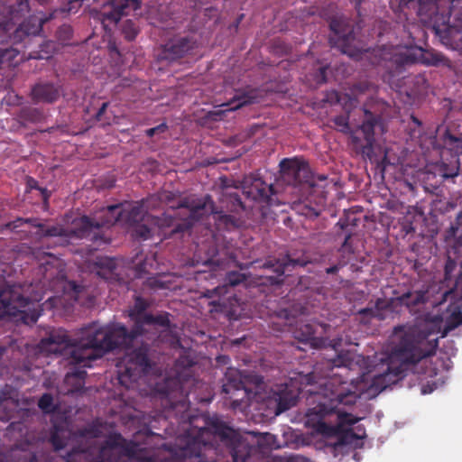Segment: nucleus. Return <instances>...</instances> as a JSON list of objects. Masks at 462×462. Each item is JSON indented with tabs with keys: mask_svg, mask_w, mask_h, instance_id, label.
<instances>
[{
	"mask_svg": "<svg viewBox=\"0 0 462 462\" xmlns=\"http://www.w3.org/2000/svg\"><path fill=\"white\" fill-rule=\"evenodd\" d=\"M18 120L21 124L26 125L28 123L36 124L44 119L43 112L36 107L24 106L21 108L17 114Z\"/></svg>",
	"mask_w": 462,
	"mask_h": 462,
	"instance_id": "473e14b6",
	"label": "nucleus"
},
{
	"mask_svg": "<svg viewBox=\"0 0 462 462\" xmlns=\"http://www.w3.org/2000/svg\"><path fill=\"white\" fill-rule=\"evenodd\" d=\"M306 399L309 406L305 412V425L315 432L326 437L345 433L356 439L365 437L355 435L345 426L356 424L359 419L346 412L344 408L353 406L358 394L346 381L332 376L315 381L313 373H299L290 378V383H282L273 391L272 399L276 402V414L295 406L298 399Z\"/></svg>",
	"mask_w": 462,
	"mask_h": 462,
	"instance_id": "f257e3e1",
	"label": "nucleus"
},
{
	"mask_svg": "<svg viewBox=\"0 0 462 462\" xmlns=\"http://www.w3.org/2000/svg\"><path fill=\"white\" fill-rule=\"evenodd\" d=\"M139 462H168V461L158 460L156 457H148V458H141V459H139Z\"/></svg>",
	"mask_w": 462,
	"mask_h": 462,
	"instance_id": "774afa93",
	"label": "nucleus"
},
{
	"mask_svg": "<svg viewBox=\"0 0 462 462\" xmlns=\"http://www.w3.org/2000/svg\"><path fill=\"white\" fill-rule=\"evenodd\" d=\"M392 354L400 365H389L383 374L374 375L371 387L378 392L405 376V370L423 358L433 356L438 347V338L426 324L399 325L394 327Z\"/></svg>",
	"mask_w": 462,
	"mask_h": 462,
	"instance_id": "20e7f679",
	"label": "nucleus"
},
{
	"mask_svg": "<svg viewBox=\"0 0 462 462\" xmlns=\"http://www.w3.org/2000/svg\"><path fill=\"white\" fill-rule=\"evenodd\" d=\"M256 99L257 97L255 91L251 90L248 92H243L241 94L236 95L227 103L222 104L221 106H225V110L210 112L209 116L213 119H217V116H221L225 114L226 111L236 110L244 106L254 104L256 102Z\"/></svg>",
	"mask_w": 462,
	"mask_h": 462,
	"instance_id": "cd10ccee",
	"label": "nucleus"
},
{
	"mask_svg": "<svg viewBox=\"0 0 462 462\" xmlns=\"http://www.w3.org/2000/svg\"><path fill=\"white\" fill-rule=\"evenodd\" d=\"M49 18H42L37 15H31L24 20L14 32L12 38L14 44L23 43L26 48L30 45L33 38L37 36L42 29V24Z\"/></svg>",
	"mask_w": 462,
	"mask_h": 462,
	"instance_id": "4be33fe9",
	"label": "nucleus"
},
{
	"mask_svg": "<svg viewBox=\"0 0 462 462\" xmlns=\"http://www.w3.org/2000/svg\"><path fill=\"white\" fill-rule=\"evenodd\" d=\"M318 82L325 83L327 81V67L323 66L319 69L318 72Z\"/></svg>",
	"mask_w": 462,
	"mask_h": 462,
	"instance_id": "4d7b16f0",
	"label": "nucleus"
},
{
	"mask_svg": "<svg viewBox=\"0 0 462 462\" xmlns=\"http://www.w3.org/2000/svg\"><path fill=\"white\" fill-rule=\"evenodd\" d=\"M416 60V56L410 51L394 56V62L400 67L414 64Z\"/></svg>",
	"mask_w": 462,
	"mask_h": 462,
	"instance_id": "37998d69",
	"label": "nucleus"
},
{
	"mask_svg": "<svg viewBox=\"0 0 462 462\" xmlns=\"http://www.w3.org/2000/svg\"><path fill=\"white\" fill-rule=\"evenodd\" d=\"M39 409L45 414L55 413L58 410V405L54 403V399L51 393H43L38 401Z\"/></svg>",
	"mask_w": 462,
	"mask_h": 462,
	"instance_id": "c9c22d12",
	"label": "nucleus"
},
{
	"mask_svg": "<svg viewBox=\"0 0 462 462\" xmlns=\"http://www.w3.org/2000/svg\"><path fill=\"white\" fill-rule=\"evenodd\" d=\"M149 306L150 304L145 299L137 296L134 299V306L129 310L128 316L134 326H137L149 335H152V332H157V337H159L161 331H166L170 328L169 313L165 312L158 315L146 313L145 311Z\"/></svg>",
	"mask_w": 462,
	"mask_h": 462,
	"instance_id": "9b49d317",
	"label": "nucleus"
},
{
	"mask_svg": "<svg viewBox=\"0 0 462 462\" xmlns=\"http://www.w3.org/2000/svg\"><path fill=\"white\" fill-rule=\"evenodd\" d=\"M448 1L449 14L456 18L458 24L448 26L442 38L446 45L462 54V10H460L462 0Z\"/></svg>",
	"mask_w": 462,
	"mask_h": 462,
	"instance_id": "412c9836",
	"label": "nucleus"
},
{
	"mask_svg": "<svg viewBox=\"0 0 462 462\" xmlns=\"http://www.w3.org/2000/svg\"><path fill=\"white\" fill-rule=\"evenodd\" d=\"M443 148L450 151L452 155V162L450 164L442 162L440 171L443 178L449 179L454 178L459 173V160L458 155L462 154V137H457L450 133L447 129L444 134L440 136Z\"/></svg>",
	"mask_w": 462,
	"mask_h": 462,
	"instance_id": "a211bd4d",
	"label": "nucleus"
},
{
	"mask_svg": "<svg viewBox=\"0 0 462 462\" xmlns=\"http://www.w3.org/2000/svg\"><path fill=\"white\" fill-rule=\"evenodd\" d=\"M62 88L52 82H39L31 89V98L34 104H53L60 97Z\"/></svg>",
	"mask_w": 462,
	"mask_h": 462,
	"instance_id": "a878e982",
	"label": "nucleus"
},
{
	"mask_svg": "<svg viewBox=\"0 0 462 462\" xmlns=\"http://www.w3.org/2000/svg\"><path fill=\"white\" fill-rule=\"evenodd\" d=\"M24 225H30L32 226L37 227L39 230L37 234L41 236H65V230L58 226H45L43 224L40 222L38 218L33 217H17L14 221L8 222L5 226L6 228L14 231L20 232L22 231L20 228Z\"/></svg>",
	"mask_w": 462,
	"mask_h": 462,
	"instance_id": "b1692460",
	"label": "nucleus"
},
{
	"mask_svg": "<svg viewBox=\"0 0 462 462\" xmlns=\"http://www.w3.org/2000/svg\"><path fill=\"white\" fill-rule=\"evenodd\" d=\"M374 88V85L368 81H360L356 83L350 89L349 93L342 95L337 94V102L340 103L345 111L349 112L357 106L359 104L357 96L365 93Z\"/></svg>",
	"mask_w": 462,
	"mask_h": 462,
	"instance_id": "bb28decb",
	"label": "nucleus"
},
{
	"mask_svg": "<svg viewBox=\"0 0 462 462\" xmlns=\"http://www.w3.org/2000/svg\"><path fill=\"white\" fill-rule=\"evenodd\" d=\"M8 428L11 431L19 432L23 437L14 444L12 448L13 451L23 453L18 457V462H55L51 452H37L35 450L39 438L34 432L30 431L23 422H12Z\"/></svg>",
	"mask_w": 462,
	"mask_h": 462,
	"instance_id": "9d476101",
	"label": "nucleus"
},
{
	"mask_svg": "<svg viewBox=\"0 0 462 462\" xmlns=\"http://www.w3.org/2000/svg\"><path fill=\"white\" fill-rule=\"evenodd\" d=\"M95 264L98 268L97 274L99 277L110 282L121 281L120 274L117 273V263L115 258L107 256L97 257Z\"/></svg>",
	"mask_w": 462,
	"mask_h": 462,
	"instance_id": "c756f323",
	"label": "nucleus"
},
{
	"mask_svg": "<svg viewBox=\"0 0 462 462\" xmlns=\"http://www.w3.org/2000/svg\"><path fill=\"white\" fill-rule=\"evenodd\" d=\"M231 198L234 199V203L236 202L242 209L245 208L243 202L238 195L231 196Z\"/></svg>",
	"mask_w": 462,
	"mask_h": 462,
	"instance_id": "69168bd1",
	"label": "nucleus"
},
{
	"mask_svg": "<svg viewBox=\"0 0 462 462\" xmlns=\"http://www.w3.org/2000/svg\"><path fill=\"white\" fill-rule=\"evenodd\" d=\"M219 439L232 457L233 462H255L259 450L237 430L218 420H212L196 430L188 431L186 440L180 439V462H214L208 453H215L214 441Z\"/></svg>",
	"mask_w": 462,
	"mask_h": 462,
	"instance_id": "7ed1b4c3",
	"label": "nucleus"
},
{
	"mask_svg": "<svg viewBox=\"0 0 462 462\" xmlns=\"http://www.w3.org/2000/svg\"><path fill=\"white\" fill-rule=\"evenodd\" d=\"M149 345L142 344L127 354L125 365L118 372V381L121 385L130 388L138 379L149 374L154 365L149 357Z\"/></svg>",
	"mask_w": 462,
	"mask_h": 462,
	"instance_id": "1a4fd4ad",
	"label": "nucleus"
},
{
	"mask_svg": "<svg viewBox=\"0 0 462 462\" xmlns=\"http://www.w3.org/2000/svg\"><path fill=\"white\" fill-rule=\"evenodd\" d=\"M167 128L168 127H167L166 124L163 123L155 127L147 129L145 131V134L148 137H152L156 134L164 133L167 130Z\"/></svg>",
	"mask_w": 462,
	"mask_h": 462,
	"instance_id": "5fc2aeb1",
	"label": "nucleus"
},
{
	"mask_svg": "<svg viewBox=\"0 0 462 462\" xmlns=\"http://www.w3.org/2000/svg\"><path fill=\"white\" fill-rule=\"evenodd\" d=\"M79 346L78 339H71L68 331L62 328L52 329L47 337L41 339L39 347L42 351L48 354L60 355L66 357L69 365H71L70 371L65 376V383L71 386L69 390L72 393L80 392L85 384L87 376L86 367H91L89 362L88 365L78 362L70 353L72 347Z\"/></svg>",
	"mask_w": 462,
	"mask_h": 462,
	"instance_id": "423d86ee",
	"label": "nucleus"
},
{
	"mask_svg": "<svg viewBox=\"0 0 462 462\" xmlns=\"http://www.w3.org/2000/svg\"><path fill=\"white\" fill-rule=\"evenodd\" d=\"M10 23L7 20L0 18V41L3 42L9 35Z\"/></svg>",
	"mask_w": 462,
	"mask_h": 462,
	"instance_id": "864d4df0",
	"label": "nucleus"
},
{
	"mask_svg": "<svg viewBox=\"0 0 462 462\" xmlns=\"http://www.w3.org/2000/svg\"><path fill=\"white\" fill-rule=\"evenodd\" d=\"M86 0H69L67 5L64 7L60 8V10H55L54 13L52 14H51L50 18H51L52 16H55V14L58 12L67 13V14L77 13L79 11V9L82 6V4Z\"/></svg>",
	"mask_w": 462,
	"mask_h": 462,
	"instance_id": "a18cd8bd",
	"label": "nucleus"
},
{
	"mask_svg": "<svg viewBox=\"0 0 462 462\" xmlns=\"http://www.w3.org/2000/svg\"><path fill=\"white\" fill-rule=\"evenodd\" d=\"M397 300L401 305L412 310L414 308L428 301V291L422 290L408 291L398 297Z\"/></svg>",
	"mask_w": 462,
	"mask_h": 462,
	"instance_id": "7c9ffc66",
	"label": "nucleus"
},
{
	"mask_svg": "<svg viewBox=\"0 0 462 462\" xmlns=\"http://www.w3.org/2000/svg\"><path fill=\"white\" fill-rule=\"evenodd\" d=\"M173 194L171 192H164L161 195V200H163L165 202H171L172 199Z\"/></svg>",
	"mask_w": 462,
	"mask_h": 462,
	"instance_id": "0e129e2a",
	"label": "nucleus"
},
{
	"mask_svg": "<svg viewBox=\"0 0 462 462\" xmlns=\"http://www.w3.org/2000/svg\"><path fill=\"white\" fill-rule=\"evenodd\" d=\"M337 226H338L342 230L346 229L349 226L348 217L340 218L339 221L337 222Z\"/></svg>",
	"mask_w": 462,
	"mask_h": 462,
	"instance_id": "e2e57ef3",
	"label": "nucleus"
},
{
	"mask_svg": "<svg viewBox=\"0 0 462 462\" xmlns=\"http://www.w3.org/2000/svg\"><path fill=\"white\" fill-rule=\"evenodd\" d=\"M445 60V57L441 53L436 51H426L422 55L423 63L428 65L437 66L444 63Z\"/></svg>",
	"mask_w": 462,
	"mask_h": 462,
	"instance_id": "4c0bfd02",
	"label": "nucleus"
},
{
	"mask_svg": "<svg viewBox=\"0 0 462 462\" xmlns=\"http://www.w3.org/2000/svg\"><path fill=\"white\" fill-rule=\"evenodd\" d=\"M29 302L30 299L23 294L20 285L13 284L3 287L0 290V319L3 316H15Z\"/></svg>",
	"mask_w": 462,
	"mask_h": 462,
	"instance_id": "dca6fc26",
	"label": "nucleus"
},
{
	"mask_svg": "<svg viewBox=\"0 0 462 462\" xmlns=\"http://www.w3.org/2000/svg\"><path fill=\"white\" fill-rule=\"evenodd\" d=\"M246 280V275L236 271H232L226 273L225 282L226 285L236 286Z\"/></svg>",
	"mask_w": 462,
	"mask_h": 462,
	"instance_id": "79ce46f5",
	"label": "nucleus"
},
{
	"mask_svg": "<svg viewBox=\"0 0 462 462\" xmlns=\"http://www.w3.org/2000/svg\"><path fill=\"white\" fill-rule=\"evenodd\" d=\"M390 306V302L386 300L378 298L374 306L360 309L357 311V315L360 316V322L368 324L373 319L383 320L385 319L384 311L389 310Z\"/></svg>",
	"mask_w": 462,
	"mask_h": 462,
	"instance_id": "c85d7f7f",
	"label": "nucleus"
},
{
	"mask_svg": "<svg viewBox=\"0 0 462 462\" xmlns=\"http://www.w3.org/2000/svg\"><path fill=\"white\" fill-rule=\"evenodd\" d=\"M38 190L41 192L43 201L45 203H47V201L49 200V199L51 197V191H49L46 188H42V187H40V189Z\"/></svg>",
	"mask_w": 462,
	"mask_h": 462,
	"instance_id": "680f3d73",
	"label": "nucleus"
},
{
	"mask_svg": "<svg viewBox=\"0 0 462 462\" xmlns=\"http://www.w3.org/2000/svg\"><path fill=\"white\" fill-rule=\"evenodd\" d=\"M280 171L282 180L300 191H311L323 195V190H318V181H326L325 175L315 176L309 165L297 157L284 158L280 162Z\"/></svg>",
	"mask_w": 462,
	"mask_h": 462,
	"instance_id": "6e6552de",
	"label": "nucleus"
},
{
	"mask_svg": "<svg viewBox=\"0 0 462 462\" xmlns=\"http://www.w3.org/2000/svg\"><path fill=\"white\" fill-rule=\"evenodd\" d=\"M134 229V236L143 240H146L152 236V229L147 226V224H135Z\"/></svg>",
	"mask_w": 462,
	"mask_h": 462,
	"instance_id": "de8ad7c7",
	"label": "nucleus"
},
{
	"mask_svg": "<svg viewBox=\"0 0 462 462\" xmlns=\"http://www.w3.org/2000/svg\"><path fill=\"white\" fill-rule=\"evenodd\" d=\"M26 186L28 189H39L40 186L38 184V181L33 179L32 177H28L26 180Z\"/></svg>",
	"mask_w": 462,
	"mask_h": 462,
	"instance_id": "bf43d9fd",
	"label": "nucleus"
},
{
	"mask_svg": "<svg viewBox=\"0 0 462 462\" xmlns=\"http://www.w3.org/2000/svg\"><path fill=\"white\" fill-rule=\"evenodd\" d=\"M222 393L230 400L231 406L236 409L248 397L249 391L246 388L242 373L236 368L228 367L225 372L222 385Z\"/></svg>",
	"mask_w": 462,
	"mask_h": 462,
	"instance_id": "2eb2a0df",
	"label": "nucleus"
},
{
	"mask_svg": "<svg viewBox=\"0 0 462 462\" xmlns=\"http://www.w3.org/2000/svg\"><path fill=\"white\" fill-rule=\"evenodd\" d=\"M78 434L82 438H98L101 434V430L97 425H89L88 427L79 429Z\"/></svg>",
	"mask_w": 462,
	"mask_h": 462,
	"instance_id": "49530a36",
	"label": "nucleus"
},
{
	"mask_svg": "<svg viewBox=\"0 0 462 462\" xmlns=\"http://www.w3.org/2000/svg\"><path fill=\"white\" fill-rule=\"evenodd\" d=\"M310 263V257L305 254H301L299 256L286 254L281 260H266L263 267L272 270L276 274V276H270V282L273 284H280L283 282V275L286 272H291L296 267H305Z\"/></svg>",
	"mask_w": 462,
	"mask_h": 462,
	"instance_id": "f3484780",
	"label": "nucleus"
},
{
	"mask_svg": "<svg viewBox=\"0 0 462 462\" xmlns=\"http://www.w3.org/2000/svg\"><path fill=\"white\" fill-rule=\"evenodd\" d=\"M462 325V312L460 310L453 312L447 319V328L454 329Z\"/></svg>",
	"mask_w": 462,
	"mask_h": 462,
	"instance_id": "8fccbe9b",
	"label": "nucleus"
},
{
	"mask_svg": "<svg viewBox=\"0 0 462 462\" xmlns=\"http://www.w3.org/2000/svg\"><path fill=\"white\" fill-rule=\"evenodd\" d=\"M142 0H109L103 7L101 16L104 21L116 23L121 17L127 14L126 9L131 5L134 10L140 7Z\"/></svg>",
	"mask_w": 462,
	"mask_h": 462,
	"instance_id": "393cba45",
	"label": "nucleus"
},
{
	"mask_svg": "<svg viewBox=\"0 0 462 462\" xmlns=\"http://www.w3.org/2000/svg\"><path fill=\"white\" fill-rule=\"evenodd\" d=\"M344 265L345 263H337V264L326 268L325 273L327 274H336Z\"/></svg>",
	"mask_w": 462,
	"mask_h": 462,
	"instance_id": "13d9d810",
	"label": "nucleus"
},
{
	"mask_svg": "<svg viewBox=\"0 0 462 462\" xmlns=\"http://www.w3.org/2000/svg\"><path fill=\"white\" fill-rule=\"evenodd\" d=\"M379 105L365 104L361 108L364 119L362 124L356 129H353L349 124L351 110L349 112L346 111V115H338L331 119L336 130L349 135L352 143L357 149H360L364 156L368 158H371L374 152L375 127L381 126L383 123L382 113L377 109Z\"/></svg>",
	"mask_w": 462,
	"mask_h": 462,
	"instance_id": "0eeeda50",
	"label": "nucleus"
},
{
	"mask_svg": "<svg viewBox=\"0 0 462 462\" xmlns=\"http://www.w3.org/2000/svg\"><path fill=\"white\" fill-rule=\"evenodd\" d=\"M328 327L329 326L327 324L319 322H300L293 331L294 337L299 341L310 343L314 348H323L330 346L335 351H337V346L341 345V338H337L332 342L323 337Z\"/></svg>",
	"mask_w": 462,
	"mask_h": 462,
	"instance_id": "4468645a",
	"label": "nucleus"
},
{
	"mask_svg": "<svg viewBox=\"0 0 462 462\" xmlns=\"http://www.w3.org/2000/svg\"><path fill=\"white\" fill-rule=\"evenodd\" d=\"M30 12L29 0H17L16 5L12 6L11 14L14 18L23 16Z\"/></svg>",
	"mask_w": 462,
	"mask_h": 462,
	"instance_id": "58836bf2",
	"label": "nucleus"
},
{
	"mask_svg": "<svg viewBox=\"0 0 462 462\" xmlns=\"http://www.w3.org/2000/svg\"><path fill=\"white\" fill-rule=\"evenodd\" d=\"M109 103L104 102L101 106L98 108L97 112L95 115V120L96 121H101L103 115L106 113Z\"/></svg>",
	"mask_w": 462,
	"mask_h": 462,
	"instance_id": "6e6d98bb",
	"label": "nucleus"
},
{
	"mask_svg": "<svg viewBox=\"0 0 462 462\" xmlns=\"http://www.w3.org/2000/svg\"><path fill=\"white\" fill-rule=\"evenodd\" d=\"M169 408L186 410L188 408V393L185 392L180 374L174 378H166L160 389Z\"/></svg>",
	"mask_w": 462,
	"mask_h": 462,
	"instance_id": "6ab92c4d",
	"label": "nucleus"
},
{
	"mask_svg": "<svg viewBox=\"0 0 462 462\" xmlns=\"http://www.w3.org/2000/svg\"><path fill=\"white\" fill-rule=\"evenodd\" d=\"M40 50L31 51L28 55L29 59L44 60L49 59L55 50V42L46 41L39 44Z\"/></svg>",
	"mask_w": 462,
	"mask_h": 462,
	"instance_id": "f704fd0d",
	"label": "nucleus"
},
{
	"mask_svg": "<svg viewBox=\"0 0 462 462\" xmlns=\"http://www.w3.org/2000/svg\"><path fill=\"white\" fill-rule=\"evenodd\" d=\"M259 262L258 261H255V262H250L248 263H241V264H238V267L241 269V270H245V269H249L250 267H252L254 263H258Z\"/></svg>",
	"mask_w": 462,
	"mask_h": 462,
	"instance_id": "338daca9",
	"label": "nucleus"
},
{
	"mask_svg": "<svg viewBox=\"0 0 462 462\" xmlns=\"http://www.w3.org/2000/svg\"><path fill=\"white\" fill-rule=\"evenodd\" d=\"M243 194L253 201L271 206L274 189L272 184H267L261 178L250 176L243 181Z\"/></svg>",
	"mask_w": 462,
	"mask_h": 462,
	"instance_id": "aec40b11",
	"label": "nucleus"
},
{
	"mask_svg": "<svg viewBox=\"0 0 462 462\" xmlns=\"http://www.w3.org/2000/svg\"><path fill=\"white\" fill-rule=\"evenodd\" d=\"M171 208L173 209L187 208L189 209V214L184 218H180L173 210L172 214L165 212L161 217H154L146 214L141 203L136 202L133 204L125 201L107 206L102 212V220L100 222L87 216L75 220L71 233L79 238L90 237L91 240L97 241L100 239L103 243H106L98 235L101 227L110 226L118 222L134 226L143 221H148L151 218V222L158 226L161 235L165 238L179 235L182 236L192 227L196 221L202 218L208 210L213 212V201L208 195L203 199L183 198L176 205H172Z\"/></svg>",
	"mask_w": 462,
	"mask_h": 462,
	"instance_id": "f03ea898",
	"label": "nucleus"
},
{
	"mask_svg": "<svg viewBox=\"0 0 462 462\" xmlns=\"http://www.w3.org/2000/svg\"><path fill=\"white\" fill-rule=\"evenodd\" d=\"M122 33L127 41L131 42L134 41L137 36L138 30L133 21L126 20L123 24Z\"/></svg>",
	"mask_w": 462,
	"mask_h": 462,
	"instance_id": "a19ab883",
	"label": "nucleus"
},
{
	"mask_svg": "<svg viewBox=\"0 0 462 462\" xmlns=\"http://www.w3.org/2000/svg\"><path fill=\"white\" fill-rule=\"evenodd\" d=\"M350 353H339L336 358L332 359V365L335 367H348L351 365Z\"/></svg>",
	"mask_w": 462,
	"mask_h": 462,
	"instance_id": "09e8293b",
	"label": "nucleus"
},
{
	"mask_svg": "<svg viewBox=\"0 0 462 462\" xmlns=\"http://www.w3.org/2000/svg\"><path fill=\"white\" fill-rule=\"evenodd\" d=\"M332 34L329 42L332 47H337L342 53L352 56L355 50V32L352 22L346 16H334L329 22Z\"/></svg>",
	"mask_w": 462,
	"mask_h": 462,
	"instance_id": "ddd939ff",
	"label": "nucleus"
},
{
	"mask_svg": "<svg viewBox=\"0 0 462 462\" xmlns=\"http://www.w3.org/2000/svg\"><path fill=\"white\" fill-rule=\"evenodd\" d=\"M213 218L217 229L232 230L239 227L242 224L240 218L222 211L213 212Z\"/></svg>",
	"mask_w": 462,
	"mask_h": 462,
	"instance_id": "2f4dec72",
	"label": "nucleus"
},
{
	"mask_svg": "<svg viewBox=\"0 0 462 462\" xmlns=\"http://www.w3.org/2000/svg\"><path fill=\"white\" fill-rule=\"evenodd\" d=\"M308 196L293 202V210L301 216L310 219L318 217L324 210L326 206V197L324 195L315 196L311 191H304Z\"/></svg>",
	"mask_w": 462,
	"mask_h": 462,
	"instance_id": "5701e85b",
	"label": "nucleus"
},
{
	"mask_svg": "<svg viewBox=\"0 0 462 462\" xmlns=\"http://www.w3.org/2000/svg\"><path fill=\"white\" fill-rule=\"evenodd\" d=\"M198 48L197 40L191 35H175L170 38L157 54L159 61L172 63L193 54Z\"/></svg>",
	"mask_w": 462,
	"mask_h": 462,
	"instance_id": "f8f14e48",
	"label": "nucleus"
},
{
	"mask_svg": "<svg viewBox=\"0 0 462 462\" xmlns=\"http://www.w3.org/2000/svg\"><path fill=\"white\" fill-rule=\"evenodd\" d=\"M457 268V263L455 260L451 259L449 256L448 257L445 268H444V280L445 282H448L452 279V273Z\"/></svg>",
	"mask_w": 462,
	"mask_h": 462,
	"instance_id": "3c124183",
	"label": "nucleus"
},
{
	"mask_svg": "<svg viewBox=\"0 0 462 462\" xmlns=\"http://www.w3.org/2000/svg\"><path fill=\"white\" fill-rule=\"evenodd\" d=\"M73 35V29L69 24H62L56 31V38L61 44H68Z\"/></svg>",
	"mask_w": 462,
	"mask_h": 462,
	"instance_id": "e433bc0d",
	"label": "nucleus"
},
{
	"mask_svg": "<svg viewBox=\"0 0 462 462\" xmlns=\"http://www.w3.org/2000/svg\"><path fill=\"white\" fill-rule=\"evenodd\" d=\"M20 51L13 47L0 48V69L4 67H14L17 65L15 59L19 55Z\"/></svg>",
	"mask_w": 462,
	"mask_h": 462,
	"instance_id": "72a5a7b5",
	"label": "nucleus"
},
{
	"mask_svg": "<svg viewBox=\"0 0 462 462\" xmlns=\"http://www.w3.org/2000/svg\"><path fill=\"white\" fill-rule=\"evenodd\" d=\"M140 337L155 340L157 332L149 335L134 324L131 329H128L125 325L119 322L98 328L92 326L78 339L79 346L72 347L70 353L78 362L88 365L89 362L99 359L114 350L131 349L134 342Z\"/></svg>",
	"mask_w": 462,
	"mask_h": 462,
	"instance_id": "39448f33",
	"label": "nucleus"
},
{
	"mask_svg": "<svg viewBox=\"0 0 462 462\" xmlns=\"http://www.w3.org/2000/svg\"><path fill=\"white\" fill-rule=\"evenodd\" d=\"M352 236H353L352 231H347L344 237V241H343L341 246L338 248V252L340 254H342L343 256L350 255L355 253L353 244L351 242Z\"/></svg>",
	"mask_w": 462,
	"mask_h": 462,
	"instance_id": "c03bdc74",
	"label": "nucleus"
},
{
	"mask_svg": "<svg viewBox=\"0 0 462 462\" xmlns=\"http://www.w3.org/2000/svg\"><path fill=\"white\" fill-rule=\"evenodd\" d=\"M49 440L55 451L60 450L66 446V441L60 435V429L57 426H54L53 430H51Z\"/></svg>",
	"mask_w": 462,
	"mask_h": 462,
	"instance_id": "ea45409f",
	"label": "nucleus"
},
{
	"mask_svg": "<svg viewBox=\"0 0 462 462\" xmlns=\"http://www.w3.org/2000/svg\"><path fill=\"white\" fill-rule=\"evenodd\" d=\"M415 0H400L398 8L403 11L405 8H409L411 4H414Z\"/></svg>",
	"mask_w": 462,
	"mask_h": 462,
	"instance_id": "052dcab7",
	"label": "nucleus"
},
{
	"mask_svg": "<svg viewBox=\"0 0 462 462\" xmlns=\"http://www.w3.org/2000/svg\"><path fill=\"white\" fill-rule=\"evenodd\" d=\"M194 365L193 360L189 358L188 356H180L176 360V367L177 368H184L186 370L185 377L189 376V368H191Z\"/></svg>",
	"mask_w": 462,
	"mask_h": 462,
	"instance_id": "603ef678",
	"label": "nucleus"
}]
</instances>
